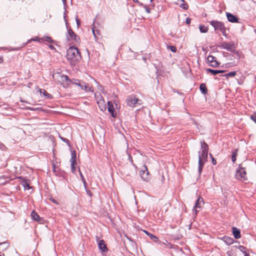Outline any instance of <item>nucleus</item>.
Instances as JSON below:
<instances>
[{
    "mask_svg": "<svg viewBox=\"0 0 256 256\" xmlns=\"http://www.w3.org/2000/svg\"><path fill=\"white\" fill-rule=\"evenodd\" d=\"M202 153L198 152V171L199 174L200 175L202 170V168L204 163L207 161L208 155V144L204 141L201 142Z\"/></svg>",
    "mask_w": 256,
    "mask_h": 256,
    "instance_id": "obj_1",
    "label": "nucleus"
},
{
    "mask_svg": "<svg viewBox=\"0 0 256 256\" xmlns=\"http://www.w3.org/2000/svg\"><path fill=\"white\" fill-rule=\"evenodd\" d=\"M66 57L68 62L72 66H75L81 60L79 50L74 46H70L68 48Z\"/></svg>",
    "mask_w": 256,
    "mask_h": 256,
    "instance_id": "obj_2",
    "label": "nucleus"
},
{
    "mask_svg": "<svg viewBox=\"0 0 256 256\" xmlns=\"http://www.w3.org/2000/svg\"><path fill=\"white\" fill-rule=\"evenodd\" d=\"M235 178L238 180L244 181L246 180V172L244 168L239 166L235 174Z\"/></svg>",
    "mask_w": 256,
    "mask_h": 256,
    "instance_id": "obj_3",
    "label": "nucleus"
},
{
    "mask_svg": "<svg viewBox=\"0 0 256 256\" xmlns=\"http://www.w3.org/2000/svg\"><path fill=\"white\" fill-rule=\"evenodd\" d=\"M72 82V84L78 86L82 90H84L86 92H93L92 88L89 87L88 84L84 82L80 81L78 79H73Z\"/></svg>",
    "mask_w": 256,
    "mask_h": 256,
    "instance_id": "obj_4",
    "label": "nucleus"
},
{
    "mask_svg": "<svg viewBox=\"0 0 256 256\" xmlns=\"http://www.w3.org/2000/svg\"><path fill=\"white\" fill-rule=\"evenodd\" d=\"M210 23L214 28L215 30H220L224 36L225 35L226 28L222 22L218 20H212L210 22Z\"/></svg>",
    "mask_w": 256,
    "mask_h": 256,
    "instance_id": "obj_5",
    "label": "nucleus"
},
{
    "mask_svg": "<svg viewBox=\"0 0 256 256\" xmlns=\"http://www.w3.org/2000/svg\"><path fill=\"white\" fill-rule=\"evenodd\" d=\"M95 97L97 101V104L98 105L99 108L102 111L105 110L106 109L105 105V101L104 98L102 97L100 93L96 94Z\"/></svg>",
    "mask_w": 256,
    "mask_h": 256,
    "instance_id": "obj_6",
    "label": "nucleus"
},
{
    "mask_svg": "<svg viewBox=\"0 0 256 256\" xmlns=\"http://www.w3.org/2000/svg\"><path fill=\"white\" fill-rule=\"evenodd\" d=\"M66 38L68 41L72 40L78 42L80 40L79 36H78L71 28L68 29Z\"/></svg>",
    "mask_w": 256,
    "mask_h": 256,
    "instance_id": "obj_7",
    "label": "nucleus"
},
{
    "mask_svg": "<svg viewBox=\"0 0 256 256\" xmlns=\"http://www.w3.org/2000/svg\"><path fill=\"white\" fill-rule=\"evenodd\" d=\"M207 62L210 66L213 68H216L220 64V62L216 60V58L212 55L208 56Z\"/></svg>",
    "mask_w": 256,
    "mask_h": 256,
    "instance_id": "obj_8",
    "label": "nucleus"
},
{
    "mask_svg": "<svg viewBox=\"0 0 256 256\" xmlns=\"http://www.w3.org/2000/svg\"><path fill=\"white\" fill-rule=\"evenodd\" d=\"M126 101L128 105L131 107L134 106L136 104H140V103L139 102L140 100L135 96H130L127 98Z\"/></svg>",
    "mask_w": 256,
    "mask_h": 256,
    "instance_id": "obj_9",
    "label": "nucleus"
},
{
    "mask_svg": "<svg viewBox=\"0 0 256 256\" xmlns=\"http://www.w3.org/2000/svg\"><path fill=\"white\" fill-rule=\"evenodd\" d=\"M140 174L142 178L144 180H148V170L147 166L146 165L142 166L140 171Z\"/></svg>",
    "mask_w": 256,
    "mask_h": 256,
    "instance_id": "obj_10",
    "label": "nucleus"
},
{
    "mask_svg": "<svg viewBox=\"0 0 256 256\" xmlns=\"http://www.w3.org/2000/svg\"><path fill=\"white\" fill-rule=\"evenodd\" d=\"M220 48L226 50L228 51H232L234 49V44L233 42H223L220 46Z\"/></svg>",
    "mask_w": 256,
    "mask_h": 256,
    "instance_id": "obj_11",
    "label": "nucleus"
},
{
    "mask_svg": "<svg viewBox=\"0 0 256 256\" xmlns=\"http://www.w3.org/2000/svg\"><path fill=\"white\" fill-rule=\"evenodd\" d=\"M204 204V200L202 197H199L196 202L195 205L194 206L193 210H195L196 212H198L196 209L200 208Z\"/></svg>",
    "mask_w": 256,
    "mask_h": 256,
    "instance_id": "obj_12",
    "label": "nucleus"
},
{
    "mask_svg": "<svg viewBox=\"0 0 256 256\" xmlns=\"http://www.w3.org/2000/svg\"><path fill=\"white\" fill-rule=\"evenodd\" d=\"M227 18L228 20L232 22H238V18L236 16L233 15L232 14L226 12V14Z\"/></svg>",
    "mask_w": 256,
    "mask_h": 256,
    "instance_id": "obj_13",
    "label": "nucleus"
},
{
    "mask_svg": "<svg viewBox=\"0 0 256 256\" xmlns=\"http://www.w3.org/2000/svg\"><path fill=\"white\" fill-rule=\"evenodd\" d=\"M206 70L207 72H210L211 74H212L214 76H216L218 74L224 73L226 72L224 70H212L211 68H206Z\"/></svg>",
    "mask_w": 256,
    "mask_h": 256,
    "instance_id": "obj_14",
    "label": "nucleus"
},
{
    "mask_svg": "<svg viewBox=\"0 0 256 256\" xmlns=\"http://www.w3.org/2000/svg\"><path fill=\"white\" fill-rule=\"evenodd\" d=\"M108 111L111 114V115L112 117H116V114H114V108L112 102H111L110 101H108Z\"/></svg>",
    "mask_w": 256,
    "mask_h": 256,
    "instance_id": "obj_15",
    "label": "nucleus"
},
{
    "mask_svg": "<svg viewBox=\"0 0 256 256\" xmlns=\"http://www.w3.org/2000/svg\"><path fill=\"white\" fill-rule=\"evenodd\" d=\"M232 234H234V237L236 239H238L240 238V230L236 227H233L232 228Z\"/></svg>",
    "mask_w": 256,
    "mask_h": 256,
    "instance_id": "obj_16",
    "label": "nucleus"
},
{
    "mask_svg": "<svg viewBox=\"0 0 256 256\" xmlns=\"http://www.w3.org/2000/svg\"><path fill=\"white\" fill-rule=\"evenodd\" d=\"M144 232L150 238L153 240L154 242H160L159 240L158 237H156V236L152 234L149 232H148L146 230H144Z\"/></svg>",
    "mask_w": 256,
    "mask_h": 256,
    "instance_id": "obj_17",
    "label": "nucleus"
},
{
    "mask_svg": "<svg viewBox=\"0 0 256 256\" xmlns=\"http://www.w3.org/2000/svg\"><path fill=\"white\" fill-rule=\"evenodd\" d=\"M99 248L102 252H105L108 250L106 246L104 240H100L98 243Z\"/></svg>",
    "mask_w": 256,
    "mask_h": 256,
    "instance_id": "obj_18",
    "label": "nucleus"
},
{
    "mask_svg": "<svg viewBox=\"0 0 256 256\" xmlns=\"http://www.w3.org/2000/svg\"><path fill=\"white\" fill-rule=\"evenodd\" d=\"M61 81H62L63 82H66V84L67 86L69 85L70 84H72V80H70L68 76L66 75H62L61 76Z\"/></svg>",
    "mask_w": 256,
    "mask_h": 256,
    "instance_id": "obj_19",
    "label": "nucleus"
},
{
    "mask_svg": "<svg viewBox=\"0 0 256 256\" xmlns=\"http://www.w3.org/2000/svg\"><path fill=\"white\" fill-rule=\"evenodd\" d=\"M224 242L228 245H230L234 242V240L232 238L228 236H224L223 238Z\"/></svg>",
    "mask_w": 256,
    "mask_h": 256,
    "instance_id": "obj_20",
    "label": "nucleus"
},
{
    "mask_svg": "<svg viewBox=\"0 0 256 256\" xmlns=\"http://www.w3.org/2000/svg\"><path fill=\"white\" fill-rule=\"evenodd\" d=\"M31 216L33 220L36 222H39L40 220V216L34 210L32 212Z\"/></svg>",
    "mask_w": 256,
    "mask_h": 256,
    "instance_id": "obj_21",
    "label": "nucleus"
},
{
    "mask_svg": "<svg viewBox=\"0 0 256 256\" xmlns=\"http://www.w3.org/2000/svg\"><path fill=\"white\" fill-rule=\"evenodd\" d=\"M76 152L75 150H73L71 154V158L70 160V163L73 164H76Z\"/></svg>",
    "mask_w": 256,
    "mask_h": 256,
    "instance_id": "obj_22",
    "label": "nucleus"
},
{
    "mask_svg": "<svg viewBox=\"0 0 256 256\" xmlns=\"http://www.w3.org/2000/svg\"><path fill=\"white\" fill-rule=\"evenodd\" d=\"M236 72L233 71V72H229L228 73L225 74H224L223 75H222L221 76H224L227 79H228L230 77H234V76L236 75Z\"/></svg>",
    "mask_w": 256,
    "mask_h": 256,
    "instance_id": "obj_23",
    "label": "nucleus"
},
{
    "mask_svg": "<svg viewBox=\"0 0 256 256\" xmlns=\"http://www.w3.org/2000/svg\"><path fill=\"white\" fill-rule=\"evenodd\" d=\"M40 92L41 94H43L48 98H52V97L50 94L48 93L44 89H40Z\"/></svg>",
    "mask_w": 256,
    "mask_h": 256,
    "instance_id": "obj_24",
    "label": "nucleus"
},
{
    "mask_svg": "<svg viewBox=\"0 0 256 256\" xmlns=\"http://www.w3.org/2000/svg\"><path fill=\"white\" fill-rule=\"evenodd\" d=\"M200 89L201 92L203 94H206L208 92V90L205 84H201L200 86Z\"/></svg>",
    "mask_w": 256,
    "mask_h": 256,
    "instance_id": "obj_25",
    "label": "nucleus"
},
{
    "mask_svg": "<svg viewBox=\"0 0 256 256\" xmlns=\"http://www.w3.org/2000/svg\"><path fill=\"white\" fill-rule=\"evenodd\" d=\"M180 6L184 10H186L188 8V4L184 2V0H180Z\"/></svg>",
    "mask_w": 256,
    "mask_h": 256,
    "instance_id": "obj_26",
    "label": "nucleus"
},
{
    "mask_svg": "<svg viewBox=\"0 0 256 256\" xmlns=\"http://www.w3.org/2000/svg\"><path fill=\"white\" fill-rule=\"evenodd\" d=\"M199 28L200 32L202 33H206L208 30V28L204 25H200Z\"/></svg>",
    "mask_w": 256,
    "mask_h": 256,
    "instance_id": "obj_27",
    "label": "nucleus"
},
{
    "mask_svg": "<svg viewBox=\"0 0 256 256\" xmlns=\"http://www.w3.org/2000/svg\"><path fill=\"white\" fill-rule=\"evenodd\" d=\"M42 41H46L48 42L52 43L53 42V40L50 36H44L42 38H41Z\"/></svg>",
    "mask_w": 256,
    "mask_h": 256,
    "instance_id": "obj_28",
    "label": "nucleus"
},
{
    "mask_svg": "<svg viewBox=\"0 0 256 256\" xmlns=\"http://www.w3.org/2000/svg\"><path fill=\"white\" fill-rule=\"evenodd\" d=\"M78 171H79V172H80V178H81V180L84 186H86V180L84 178V176H83V174H82L80 170L79 169L78 170Z\"/></svg>",
    "mask_w": 256,
    "mask_h": 256,
    "instance_id": "obj_29",
    "label": "nucleus"
},
{
    "mask_svg": "<svg viewBox=\"0 0 256 256\" xmlns=\"http://www.w3.org/2000/svg\"><path fill=\"white\" fill-rule=\"evenodd\" d=\"M167 48L174 52H176V48L175 46H167Z\"/></svg>",
    "mask_w": 256,
    "mask_h": 256,
    "instance_id": "obj_30",
    "label": "nucleus"
},
{
    "mask_svg": "<svg viewBox=\"0 0 256 256\" xmlns=\"http://www.w3.org/2000/svg\"><path fill=\"white\" fill-rule=\"evenodd\" d=\"M236 150L235 151H232V160L233 162H234L236 160Z\"/></svg>",
    "mask_w": 256,
    "mask_h": 256,
    "instance_id": "obj_31",
    "label": "nucleus"
},
{
    "mask_svg": "<svg viewBox=\"0 0 256 256\" xmlns=\"http://www.w3.org/2000/svg\"><path fill=\"white\" fill-rule=\"evenodd\" d=\"M23 185L26 189L29 190L31 188L26 180L23 181Z\"/></svg>",
    "mask_w": 256,
    "mask_h": 256,
    "instance_id": "obj_32",
    "label": "nucleus"
},
{
    "mask_svg": "<svg viewBox=\"0 0 256 256\" xmlns=\"http://www.w3.org/2000/svg\"><path fill=\"white\" fill-rule=\"evenodd\" d=\"M41 40H42V39L40 38H38V37L36 36L34 38H32V39L28 40L27 43H29L32 40V41H38V42H40Z\"/></svg>",
    "mask_w": 256,
    "mask_h": 256,
    "instance_id": "obj_33",
    "label": "nucleus"
},
{
    "mask_svg": "<svg viewBox=\"0 0 256 256\" xmlns=\"http://www.w3.org/2000/svg\"><path fill=\"white\" fill-rule=\"evenodd\" d=\"M75 164H72V163H70L72 172L74 174L76 172V168L74 166Z\"/></svg>",
    "mask_w": 256,
    "mask_h": 256,
    "instance_id": "obj_34",
    "label": "nucleus"
},
{
    "mask_svg": "<svg viewBox=\"0 0 256 256\" xmlns=\"http://www.w3.org/2000/svg\"><path fill=\"white\" fill-rule=\"evenodd\" d=\"M142 6L144 8L146 11V12L148 14H150V9L148 8V6H146V5H145V4H143V6Z\"/></svg>",
    "mask_w": 256,
    "mask_h": 256,
    "instance_id": "obj_35",
    "label": "nucleus"
},
{
    "mask_svg": "<svg viewBox=\"0 0 256 256\" xmlns=\"http://www.w3.org/2000/svg\"><path fill=\"white\" fill-rule=\"evenodd\" d=\"M250 118L255 123H256V113L251 115L250 116Z\"/></svg>",
    "mask_w": 256,
    "mask_h": 256,
    "instance_id": "obj_36",
    "label": "nucleus"
},
{
    "mask_svg": "<svg viewBox=\"0 0 256 256\" xmlns=\"http://www.w3.org/2000/svg\"><path fill=\"white\" fill-rule=\"evenodd\" d=\"M210 156L212 158V164H214V165H215L216 164V160L214 159V158L213 157V156H212V154H210Z\"/></svg>",
    "mask_w": 256,
    "mask_h": 256,
    "instance_id": "obj_37",
    "label": "nucleus"
},
{
    "mask_svg": "<svg viewBox=\"0 0 256 256\" xmlns=\"http://www.w3.org/2000/svg\"><path fill=\"white\" fill-rule=\"evenodd\" d=\"M76 22L77 26L79 27L80 25V20H79V18H78V16L77 15L76 16Z\"/></svg>",
    "mask_w": 256,
    "mask_h": 256,
    "instance_id": "obj_38",
    "label": "nucleus"
},
{
    "mask_svg": "<svg viewBox=\"0 0 256 256\" xmlns=\"http://www.w3.org/2000/svg\"><path fill=\"white\" fill-rule=\"evenodd\" d=\"M98 89L100 91H101L103 94L105 93V92H104V88L102 86L99 85L98 86Z\"/></svg>",
    "mask_w": 256,
    "mask_h": 256,
    "instance_id": "obj_39",
    "label": "nucleus"
},
{
    "mask_svg": "<svg viewBox=\"0 0 256 256\" xmlns=\"http://www.w3.org/2000/svg\"><path fill=\"white\" fill-rule=\"evenodd\" d=\"M128 160L131 162V163L132 164L133 166H136L133 163V160L132 159V157L130 155H129L128 156Z\"/></svg>",
    "mask_w": 256,
    "mask_h": 256,
    "instance_id": "obj_40",
    "label": "nucleus"
},
{
    "mask_svg": "<svg viewBox=\"0 0 256 256\" xmlns=\"http://www.w3.org/2000/svg\"><path fill=\"white\" fill-rule=\"evenodd\" d=\"M60 139L64 142L68 144L69 140L65 138L60 136Z\"/></svg>",
    "mask_w": 256,
    "mask_h": 256,
    "instance_id": "obj_41",
    "label": "nucleus"
},
{
    "mask_svg": "<svg viewBox=\"0 0 256 256\" xmlns=\"http://www.w3.org/2000/svg\"><path fill=\"white\" fill-rule=\"evenodd\" d=\"M132 1L138 4L140 6H143V4L140 2L138 0H132Z\"/></svg>",
    "mask_w": 256,
    "mask_h": 256,
    "instance_id": "obj_42",
    "label": "nucleus"
},
{
    "mask_svg": "<svg viewBox=\"0 0 256 256\" xmlns=\"http://www.w3.org/2000/svg\"><path fill=\"white\" fill-rule=\"evenodd\" d=\"M246 249V248L244 246H240V250L241 252H246L244 251V250Z\"/></svg>",
    "mask_w": 256,
    "mask_h": 256,
    "instance_id": "obj_43",
    "label": "nucleus"
},
{
    "mask_svg": "<svg viewBox=\"0 0 256 256\" xmlns=\"http://www.w3.org/2000/svg\"><path fill=\"white\" fill-rule=\"evenodd\" d=\"M191 19L190 18H187L186 20V24H189L190 23Z\"/></svg>",
    "mask_w": 256,
    "mask_h": 256,
    "instance_id": "obj_44",
    "label": "nucleus"
},
{
    "mask_svg": "<svg viewBox=\"0 0 256 256\" xmlns=\"http://www.w3.org/2000/svg\"><path fill=\"white\" fill-rule=\"evenodd\" d=\"M27 109L28 110H36V108H33L32 107H28V108H27Z\"/></svg>",
    "mask_w": 256,
    "mask_h": 256,
    "instance_id": "obj_45",
    "label": "nucleus"
},
{
    "mask_svg": "<svg viewBox=\"0 0 256 256\" xmlns=\"http://www.w3.org/2000/svg\"><path fill=\"white\" fill-rule=\"evenodd\" d=\"M92 33H93V34H94V36L96 37V32H95V31L94 30V28H92Z\"/></svg>",
    "mask_w": 256,
    "mask_h": 256,
    "instance_id": "obj_46",
    "label": "nucleus"
},
{
    "mask_svg": "<svg viewBox=\"0 0 256 256\" xmlns=\"http://www.w3.org/2000/svg\"><path fill=\"white\" fill-rule=\"evenodd\" d=\"M64 5L65 6L66 5V0H62Z\"/></svg>",
    "mask_w": 256,
    "mask_h": 256,
    "instance_id": "obj_47",
    "label": "nucleus"
},
{
    "mask_svg": "<svg viewBox=\"0 0 256 256\" xmlns=\"http://www.w3.org/2000/svg\"><path fill=\"white\" fill-rule=\"evenodd\" d=\"M244 256H250L249 254L247 253L246 252H244Z\"/></svg>",
    "mask_w": 256,
    "mask_h": 256,
    "instance_id": "obj_48",
    "label": "nucleus"
},
{
    "mask_svg": "<svg viewBox=\"0 0 256 256\" xmlns=\"http://www.w3.org/2000/svg\"><path fill=\"white\" fill-rule=\"evenodd\" d=\"M49 47H50V49H52V50H53V49H54V47L53 46H52V45H50V46H49Z\"/></svg>",
    "mask_w": 256,
    "mask_h": 256,
    "instance_id": "obj_49",
    "label": "nucleus"
},
{
    "mask_svg": "<svg viewBox=\"0 0 256 256\" xmlns=\"http://www.w3.org/2000/svg\"><path fill=\"white\" fill-rule=\"evenodd\" d=\"M52 201L54 203L58 204V202H56V200H54V199L52 200Z\"/></svg>",
    "mask_w": 256,
    "mask_h": 256,
    "instance_id": "obj_50",
    "label": "nucleus"
},
{
    "mask_svg": "<svg viewBox=\"0 0 256 256\" xmlns=\"http://www.w3.org/2000/svg\"><path fill=\"white\" fill-rule=\"evenodd\" d=\"M64 20L66 22V25H67L68 24V22H66V16L64 15Z\"/></svg>",
    "mask_w": 256,
    "mask_h": 256,
    "instance_id": "obj_51",
    "label": "nucleus"
},
{
    "mask_svg": "<svg viewBox=\"0 0 256 256\" xmlns=\"http://www.w3.org/2000/svg\"><path fill=\"white\" fill-rule=\"evenodd\" d=\"M3 61V60L2 58H0V63H2Z\"/></svg>",
    "mask_w": 256,
    "mask_h": 256,
    "instance_id": "obj_52",
    "label": "nucleus"
},
{
    "mask_svg": "<svg viewBox=\"0 0 256 256\" xmlns=\"http://www.w3.org/2000/svg\"><path fill=\"white\" fill-rule=\"evenodd\" d=\"M6 242H0V245L5 244Z\"/></svg>",
    "mask_w": 256,
    "mask_h": 256,
    "instance_id": "obj_53",
    "label": "nucleus"
},
{
    "mask_svg": "<svg viewBox=\"0 0 256 256\" xmlns=\"http://www.w3.org/2000/svg\"><path fill=\"white\" fill-rule=\"evenodd\" d=\"M128 238L130 240H132L130 238Z\"/></svg>",
    "mask_w": 256,
    "mask_h": 256,
    "instance_id": "obj_54",
    "label": "nucleus"
},
{
    "mask_svg": "<svg viewBox=\"0 0 256 256\" xmlns=\"http://www.w3.org/2000/svg\"><path fill=\"white\" fill-rule=\"evenodd\" d=\"M154 0H150V2H152Z\"/></svg>",
    "mask_w": 256,
    "mask_h": 256,
    "instance_id": "obj_55",
    "label": "nucleus"
},
{
    "mask_svg": "<svg viewBox=\"0 0 256 256\" xmlns=\"http://www.w3.org/2000/svg\"><path fill=\"white\" fill-rule=\"evenodd\" d=\"M87 193H88V194H90V192H88V191L87 192Z\"/></svg>",
    "mask_w": 256,
    "mask_h": 256,
    "instance_id": "obj_56",
    "label": "nucleus"
},
{
    "mask_svg": "<svg viewBox=\"0 0 256 256\" xmlns=\"http://www.w3.org/2000/svg\"><path fill=\"white\" fill-rule=\"evenodd\" d=\"M87 193H88V194H90V192H88V191L87 192Z\"/></svg>",
    "mask_w": 256,
    "mask_h": 256,
    "instance_id": "obj_57",
    "label": "nucleus"
}]
</instances>
